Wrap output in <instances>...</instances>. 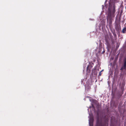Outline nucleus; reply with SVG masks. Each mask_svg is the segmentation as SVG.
<instances>
[{"label":"nucleus","instance_id":"nucleus-13","mask_svg":"<svg viewBox=\"0 0 126 126\" xmlns=\"http://www.w3.org/2000/svg\"><path fill=\"white\" fill-rule=\"evenodd\" d=\"M90 87L89 86V87H88V88H87V89H90Z\"/></svg>","mask_w":126,"mask_h":126},{"label":"nucleus","instance_id":"nucleus-11","mask_svg":"<svg viewBox=\"0 0 126 126\" xmlns=\"http://www.w3.org/2000/svg\"><path fill=\"white\" fill-rule=\"evenodd\" d=\"M102 9H103V8H104V6H103V5H102Z\"/></svg>","mask_w":126,"mask_h":126},{"label":"nucleus","instance_id":"nucleus-4","mask_svg":"<svg viewBox=\"0 0 126 126\" xmlns=\"http://www.w3.org/2000/svg\"><path fill=\"white\" fill-rule=\"evenodd\" d=\"M92 67L90 65H88L87 67L86 70L87 72L89 73L90 72V69L92 68Z\"/></svg>","mask_w":126,"mask_h":126},{"label":"nucleus","instance_id":"nucleus-2","mask_svg":"<svg viewBox=\"0 0 126 126\" xmlns=\"http://www.w3.org/2000/svg\"><path fill=\"white\" fill-rule=\"evenodd\" d=\"M89 116L88 117L89 118V126H93V117L92 113H89Z\"/></svg>","mask_w":126,"mask_h":126},{"label":"nucleus","instance_id":"nucleus-17","mask_svg":"<svg viewBox=\"0 0 126 126\" xmlns=\"http://www.w3.org/2000/svg\"><path fill=\"white\" fill-rule=\"evenodd\" d=\"M106 1H107V0H106L105 1V2H106Z\"/></svg>","mask_w":126,"mask_h":126},{"label":"nucleus","instance_id":"nucleus-9","mask_svg":"<svg viewBox=\"0 0 126 126\" xmlns=\"http://www.w3.org/2000/svg\"><path fill=\"white\" fill-rule=\"evenodd\" d=\"M101 71H100V72H99V75H98V76H101Z\"/></svg>","mask_w":126,"mask_h":126},{"label":"nucleus","instance_id":"nucleus-16","mask_svg":"<svg viewBox=\"0 0 126 126\" xmlns=\"http://www.w3.org/2000/svg\"><path fill=\"white\" fill-rule=\"evenodd\" d=\"M92 107H93V108H94V106L93 105H92Z\"/></svg>","mask_w":126,"mask_h":126},{"label":"nucleus","instance_id":"nucleus-14","mask_svg":"<svg viewBox=\"0 0 126 126\" xmlns=\"http://www.w3.org/2000/svg\"><path fill=\"white\" fill-rule=\"evenodd\" d=\"M85 89H86L87 88V87L86 86H85Z\"/></svg>","mask_w":126,"mask_h":126},{"label":"nucleus","instance_id":"nucleus-10","mask_svg":"<svg viewBox=\"0 0 126 126\" xmlns=\"http://www.w3.org/2000/svg\"><path fill=\"white\" fill-rule=\"evenodd\" d=\"M86 66H85V65H84L83 66V68L84 69L83 70V71H84V70H85V67Z\"/></svg>","mask_w":126,"mask_h":126},{"label":"nucleus","instance_id":"nucleus-5","mask_svg":"<svg viewBox=\"0 0 126 126\" xmlns=\"http://www.w3.org/2000/svg\"><path fill=\"white\" fill-rule=\"evenodd\" d=\"M108 124L106 122L104 124H101L100 126H108Z\"/></svg>","mask_w":126,"mask_h":126},{"label":"nucleus","instance_id":"nucleus-3","mask_svg":"<svg viewBox=\"0 0 126 126\" xmlns=\"http://www.w3.org/2000/svg\"><path fill=\"white\" fill-rule=\"evenodd\" d=\"M120 70L122 71L126 70V59L124 60L123 64Z\"/></svg>","mask_w":126,"mask_h":126},{"label":"nucleus","instance_id":"nucleus-1","mask_svg":"<svg viewBox=\"0 0 126 126\" xmlns=\"http://www.w3.org/2000/svg\"><path fill=\"white\" fill-rule=\"evenodd\" d=\"M117 0H110L109 6L107 12V21L109 24V26H111L112 21L114 17L116 11L114 3L117 2Z\"/></svg>","mask_w":126,"mask_h":126},{"label":"nucleus","instance_id":"nucleus-15","mask_svg":"<svg viewBox=\"0 0 126 126\" xmlns=\"http://www.w3.org/2000/svg\"><path fill=\"white\" fill-rule=\"evenodd\" d=\"M103 70H102V71H101V72L102 71H103Z\"/></svg>","mask_w":126,"mask_h":126},{"label":"nucleus","instance_id":"nucleus-12","mask_svg":"<svg viewBox=\"0 0 126 126\" xmlns=\"http://www.w3.org/2000/svg\"><path fill=\"white\" fill-rule=\"evenodd\" d=\"M104 52H105V51H104H104H102V53H103H103H104Z\"/></svg>","mask_w":126,"mask_h":126},{"label":"nucleus","instance_id":"nucleus-6","mask_svg":"<svg viewBox=\"0 0 126 126\" xmlns=\"http://www.w3.org/2000/svg\"><path fill=\"white\" fill-rule=\"evenodd\" d=\"M126 31V27H124L123 29L122 30V32L123 33H125Z\"/></svg>","mask_w":126,"mask_h":126},{"label":"nucleus","instance_id":"nucleus-8","mask_svg":"<svg viewBox=\"0 0 126 126\" xmlns=\"http://www.w3.org/2000/svg\"><path fill=\"white\" fill-rule=\"evenodd\" d=\"M113 34L114 36V37H116V33H115V32H114L113 33Z\"/></svg>","mask_w":126,"mask_h":126},{"label":"nucleus","instance_id":"nucleus-7","mask_svg":"<svg viewBox=\"0 0 126 126\" xmlns=\"http://www.w3.org/2000/svg\"><path fill=\"white\" fill-rule=\"evenodd\" d=\"M115 29L117 31H118L119 30V28L118 26L115 27Z\"/></svg>","mask_w":126,"mask_h":126}]
</instances>
